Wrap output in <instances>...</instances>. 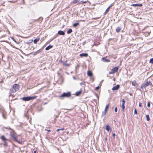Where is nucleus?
<instances>
[{"label":"nucleus","mask_w":153,"mask_h":153,"mask_svg":"<svg viewBox=\"0 0 153 153\" xmlns=\"http://www.w3.org/2000/svg\"><path fill=\"white\" fill-rule=\"evenodd\" d=\"M10 137L13 139L15 141L17 142L19 144H22V141H20L18 140V136H19V135H18L16 132L13 129H12L11 131H10Z\"/></svg>","instance_id":"obj_1"},{"label":"nucleus","mask_w":153,"mask_h":153,"mask_svg":"<svg viewBox=\"0 0 153 153\" xmlns=\"http://www.w3.org/2000/svg\"><path fill=\"white\" fill-rule=\"evenodd\" d=\"M19 85L17 84H14L12 88L10 90V94L15 92L19 90Z\"/></svg>","instance_id":"obj_2"},{"label":"nucleus","mask_w":153,"mask_h":153,"mask_svg":"<svg viewBox=\"0 0 153 153\" xmlns=\"http://www.w3.org/2000/svg\"><path fill=\"white\" fill-rule=\"evenodd\" d=\"M37 97V96H34L32 97H23L22 98V100L24 101H29L30 100H33L36 99Z\"/></svg>","instance_id":"obj_3"},{"label":"nucleus","mask_w":153,"mask_h":153,"mask_svg":"<svg viewBox=\"0 0 153 153\" xmlns=\"http://www.w3.org/2000/svg\"><path fill=\"white\" fill-rule=\"evenodd\" d=\"M8 2L11 3H17L18 4H23L25 3L24 0H12L8 1Z\"/></svg>","instance_id":"obj_4"},{"label":"nucleus","mask_w":153,"mask_h":153,"mask_svg":"<svg viewBox=\"0 0 153 153\" xmlns=\"http://www.w3.org/2000/svg\"><path fill=\"white\" fill-rule=\"evenodd\" d=\"M0 138L2 140L4 143L3 144L4 146L5 147H7L8 146V143L7 142V141L8 140L7 139L5 136L4 135H2L1 136Z\"/></svg>","instance_id":"obj_5"},{"label":"nucleus","mask_w":153,"mask_h":153,"mask_svg":"<svg viewBox=\"0 0 153 153\" xmlns=\"http://www.w3.org/2000/svg\"><path fill=\"white\" fill-rule=\"evenodd\" d=\"M71 95L70 92H68L67 93H64L61 95L59 96V97L62 98L63 97H71Z\"/></svg>","instance_id":"obj_6"},{"label":"nucleus","mask_w":153,"mask_h":153,"mask_svg":"<svg viewBox=\"0 0 153 153\" xmlns=\"http://www.w3.org/2000/svg\"><path fill=\"white\" fill-rule=\"evenodd\" d=\"M110 105V104L108 103V104L107 105H106L105 108V109L104 111H103L102 113V115L104 116L106 114L107 112L108 111V108H109V106Z\"/></svg>","instance_id":"obj_7"},{"label":"nucleus","mask_w":153,"mask_h":153,"mask_svg":"<svg viewBox=\"0 0 153 153\" xmlns=\"http://www.w3.org/2000/svg\"><path fill=\"white\" fill-rule=\"evenodd\" d=\"M119 68L118 67H117L113 68L109 72V74H113L117 72Z\"/></svg>","instance_id":"obj_8"},{"label":"nucleus","mask_w":153,"mask_h":153,"mask_svg":"<svg viewBox=\"0 0 153 153\" xmlns=\"http://www.w3.org/2000/svg\"><path fill=\"white\" fill-rule=\"evenodd\" d=\"M149 85V81H147L145 83H143L141 85L140 88H145Z\"/></svg>","instance_id":"obj_9"},{"label":"nucleus","mask_w":153,"mask_h":153,"mask_svg":"<svg viewBox=\"0 0 153 153\" xmlns=\"http://www.w3.org/2000/svg\"><path fill=\"white\" fill-rule=\"evenodd\" d=\"M122 103L121 106L122 108V111H124L125 109V104L126 102V101L124 99H122Z\"/></svg>","instance_id":"obj_10"},{"label":"nucleus","mask_w":153,"mask_h":153,"mask_svg":"<svg viewBox=\"0 0 153 153\" xmlns=\"http://www.w3.org/2000/svg\"><path fill=\"white\" fill-rule=\"evenodd\" d=\"M102 60L103 62H110V60L106 59L105 57H103L102 58Z\"/></svg>","instance_id":"obj_11"},{"label":"nucleus","mask_w":153,"mask_h":153,"mask_svg":"<svg viewBox=\"0 0 153 153\" xmlns=\"http://www.w3.org/2000/svg\"><path fill=\"white\" fill-rule=\"evenodd\" d=\"M120 87V85H117L114 86L112 88V90L113 91L119 89Z\"/></svg>","instance_id":"obj_12"},{"label":"nucleus","mask_w":153,"mask_h":153,"mask_svg":"<svg viewBox=\"0 0 153 153\" xmlns=\"http://www.w3.org/2000/svg\"><path fill=\"white\" fill-rule=\"evenodd\" d=\"M105 129L108 131H111V130L110 126L109 125H107L106 126Z\"/></svg>","instance_id":"obj_13"},{"label":"nucleus","mask_w":153,"mask_h":153,"mask_svg":"<svg viewBox=\"0 0 153 153\" xmlns=\"http://www.w3.org/2000/svg\"><path fill=\"white\" fill-rule=\"evenodd\" d=\"M2 114L3 117L5 119H6L7 113L5 111H3L2 112Z\"/></svg>","instance_id":"obj_14"},{"label":"nucleus","mask_w":153,"mask_h":153,"mask_svg":"<svg viewBox=\"0 0 153 153\" xmlns=\"http://www.w3.org/2000/svg\"><path fill=\"white\" fill-rule=\"evenodd\" d=\"M87 74L88 76L90 77H92L93 75V73L90 71H88L87 72Z\"/></svg>","instance_id":"obj_15"},{"label":"nucleus","mask_w":153,"mask_h":153,"mask_svg":"<svg viewBox=\"0 0 153 153\" xmlns=\"http://www.w3.org/2000/svg\"><path fill=\"white\" fill-rule=\"evenodd\" d=\"M88 56V54L87 53H82L79 55V56L81 57H86Z\"/></svg>","instance_id":"obj_16"},{"label":"nucleus","mask_w":153,"mask_h":153,"mask_svg":"<svg viewBox=\"0 0 153 153\" xmlns=\"http://www.w3.org/2000/svg\"><path fill=\"white\" fill-rule=\"evenodd\" d=\"M131 6H132L133 7H136V6H139V7H141L142 6V4H133L131 5Z\"/></svg>","instance_id":"obj_17"},{"label":"nucleus","mask_w":153,"mask_h":153,"mask_svg":"<svg viewBox=\"0 0 153 153\" xmlns=\"http://www.w3.org/2000/svg\"><path fill=\"white\" fill-rule=\"evenodd\" d=\"M58 33L60 35H64L65 33L62 31L59 30L58 32Z\"/></svg>","instance_id":"obj_18"},{"label":"nucleus","mask_w":153,"mask_h":153,"mask_svg":"<svg viewBox=\"0 0 153 153\" xmlns=\"http://www.w3.org/2000/svg\"><path fill=\"white\" fill-rule=\"evenodd\" d=\"M82 90H81L79 91L76 92V94H75L76 95V96H79L80 94H81V93L82 92Z\"/></svg>","instance_id":"obj_19"},{"label":"nucleus","mask_w":153,"mask_h":153,"mask_svg":"<svg viewBox=\"0 0 153 153\" xmlns=\"http://www.w3.org/2000/svg\"><path fill=\"white\" fill-rule=\"evenodd\" d=\"M132 85L133 86H135L137 85V84L135 80H134L132 82Z\"/></svg>","instance_id":"obj_20"},{"label":"nucleus","mask_w":153,"mask_h":153,"mask_svg":"<svg viewBox=\"0 0 153 153\" xmlns=\"http://www.w3.org/2000/svg\"><path fill=\"white\" fill-rule=\"evenodd\" d=\"M40 39V38H39L35 39L33 40L34 43L35 44H36L37 42H38L39 40Z\"/></svg>","instance_id":"obj_21"},{"label":"nucleus","mask_w":153,"mask_h":153,"mask_svg":"<svg viewBox=\"0 0 153 153\" xmlns=\"http://www.w3.org/2000/svg\"><path fill=\"white\" fill-rule=\"evenodd\" d=\"M121 28L119 27H117L116 29V31L117 33H119L120 32Z\"/></svg>","instance_id":"obj_22"},{"label":"nucleus","mask_w":153,"mask_h":153,"mask_svg":"<svg viewBox=\"0 0 153 153\" xmlns=\"http://www.w3.org/2000/svg\"><path fill=\"white\" fill-rule=\"evenodd\" d=\"M53 47L52 45H49L45 48V50H48Z\"/></svg>","instance_id":"obj_23"},{"label":"nucleus","mask_w":153,"mask_h":153,"mask_svg":"<svg viewBox=\"0 0 153 153\" xmlns=\"http://www.w3.org/2000/svg\"><path fill=\"white\" fill-rule=\"evenodd\" d=\"M79 25V23H75L73 25V26L74 27H76V26H77Z\"/></svg>","instance_id":"obj_24"},{"label":"nucleus","mask_w":153,"mask_h":153,"mask_svg":"<svg viewBox=\"0 0 153 153\" xmlns=\"http://www.w3.org/2000/svg\"><path fill=\"white\" fill-rule=\"evenodd\" d=\"M110 8H109L108 7L106 9V10L105 11L104 14L105 15L109 11Z\"/></svg>","instance_id":"obj_25"},{"label":"nucleus","mask_w":153,"mask_h":153,"mask_svg":"<svg viewBox=\"0 0 153 153\" xmlns=\"http://www.w3.org/2000/svg\"><path fill=\"white\" fill-rule=\"evenodd\" d=\"M4 128H5V129H7L8 130H10V131H11L12 129L9 126H7V127H3V129H4Z\"/></svg>","instance_id":"obj_26"},{"label":"nucleus","mask_w":153,"mask_h":153,"mask_svg":"<svg viewBox=\"0 0 153 153\" xmlns=\"http://www.w3.org/2000/svg\"><path fill=\"white\" fill-rule=\"evenodd\" d=\"M72 32V30L71 29H70L68 30L67 31V33L68 34H70Z\"/></svg>","instance_id":"obj_27"},{"label":"nucleus","mask_w":153,"mask_h":153,"mask_svg":"<svg viewBox=\"0 0 153 153\" xmlns=\"http://www.w3.org/2000/svg\"><path fill=\"white\" fill-rule=\"evenodd\" d=\"M146 118L147 120V121H149L150 120V118L149 117V115L148 114H147L146 116Z\"/></svg>","instance_id":"obj_28"},{"label":"nucleus","mask_w":153,"mask_h":153,"mask_svg":"<svg viewBox=\"0 0 153 153\" xmlns=\"http://www.w3.org/2000/svg\"><path fill=\"white\" fill-rule=\"evenodd\" d=\"M71 65L70 64L65 63L64 64V65L66 67H69Z\"/></svg>","instance_id":"obj_29"},{"label":"nucleus","mask_w":153,"mask_h":153,"mask_svg":"<svg viewBox=\"0 0 153 153\" xmlns=\"http://www.w3.org/2000/svg\"><path fill=\"white\" fill-rule=\"evenodd\" d=\"M64 130V128H62L58 129H57L56 130V131L57 132H58L60 130Z\"/></svg>","instance_id":"obj_30"},{"label":"nucleus","mask_w":153,"mask_h":153,"mask_svg":"<svg viewBox=\"0 0 153 153\" xmlns=\"http://www.w3.org/2000/svg\"><path fill=\"white\" fill-rule=\"evenodd\" d=\"M149 63L153 64V58H151L149 60Z\"/></svg>","instance_id":"obj_31"},{"label":"nucleus","mask_w":153,"mask_h":153,"mask_svg":"<svg viewBox=\"0 0 153 153\" xmlns=\"http://www.w3.org/2000/svg\"><path fill=\"white\" fill-rule=\"evenodd\" d=\"M58 134L59 135H58L59 136H62L63 135V134H64V133L62 132V133H60V132H59L58 133Z\"/></svg>","instance_id":"obj_32"},{"label":"nucleus","mask_w":153,"mask_h":153,"mask_svg":"<svg viewBox=\"0 0 153 153\" xmlns=\"http://www.w3.org/2000/svg\"><path fill=\"white\" fill-rule=\"evenodd\" d=\"M80 84L81 85H85V82H81V83H80Z\"/></svg>","instance_id":"obj_33"},{"label":"nucleus","mask_w":153,"mask_h":153,"mask_svg":"<svg viewBox=\"0 0 153 153\" xmlns=\"http://www.w3.org/2000/svg\"><path fill=\"white\" fill-rule=\"evenodd\" d=\"M78 2L77 0H74L73 1V3L74 4H76Z\"/></svg>","instance_id":"obj_34"},{"label":"nucleus","mask_w":153,"mask_h":153,"mask_svg":"<svg viewBox=\"0 0 153 153\" xmlns=\"http://www.w3.org/2000/svg\"><path fill=\"white\" fill-rule=\"evenodd\" d=\"M149 85H150L151 86H153V85L150 81H149Z\"/></svg>","instance_id":"obj_35"},{"label":"nucleus","mask_w":153,"mask_h":153,"mask_svg":"<svg viewBox=\"0 0 153 153\" xmlns=\"http://www.w3.org/2000/svg\"><path fill=\"white\" fill-rule=\"evenodd\" d=\"M114 3H112L108 7L110 8L112 6H114Z\"/></svg>","instance_id":"obj_36"},{"label":"nucleus","mask_w":153,"mask_h":153,"mask_svg":"<svg viewBox=\"0 0 153 153\" xmlns=\"http://www.w3.org/2000/svg\"><path fill=\"white\" fill-rule=\"evenodd\" d=\"M134 114H137V111L136 110V109H135L134 110Z\"/></svg>","instance_id":"obj_37"},{"label":"nucleus","mask_w":153,"mask_h":153,"mask_svg":"<svg viewBox=\"0 0 153 153\" xmlns=\"http://www.w3.org/2000/svg\"><path fill=\"white\" fill-rule=\"evenodd\" d=\"M63 109L64 110H68L69 111H71V110H72L73 109L70 108V109H67L64 108V109Z\"/></svg>","instance_id":"obj_38"},{"label":"nucleus","mask_w":153,"mask_h":153,"mask_svg":"<svg viewBox=\"0 0 153 153\" xmlns=\"http://www.w3.org/2000/svg\"><path fill=\"white\" fill-rule=\"evenodd\" d=\"M150 105V102H148L147 103V107H149Z\"/></svg>","instance_id":"obj_39"},{"label":"nucleus","mask_w":153,"mask_h":153,"mask_svg":"<svg viewBox=\"0 0 153 153\" xmlns=\"http://www.w3.org/2000/svg\"><path fill=\"white\" fill-rule=\"evenodd\" d=\"M117 107H116L115 108V109H114L115 112H117Z\"/></svg>","instance_id":"obj_40"},{"label":"nucleus","mask_w":153,"mask_h":153,"mask_svg":"<svg viewBox=\"0 0 153 153\" xmlns=\"http://www.w3.org/2000/svg\"><path fill=\"white\" fill-rule=\"evenodd\" d=\"M139 106L140 107H142V105L141 104L140 102L139 103Z\"/></svg>","instance_id":"obj_41"},{"label":"nucleus","mask_w":153,"mask_h":153,"mask_svg":"<svg viewBox=\"0 0 153 153\" xmlns=\"http://www.w3.org/2000/svg\"><path fill=\"white\" fill-rule=\"evenodd\" d=\"M45 130L46 131H47L48 132H50L51 131L50 130H48L47 129H45Z\"/></svg>","instance_id":"obj_42"},{"label":"nucleus","mask_w":153,"mask_h":153,"mask_svg":"<svg viewBox=\"0 0 153 153\" xmlns=\"http://www.w3.org/2000/svg\"><path fill=\"white\" fill-rule=\"evenodd\" d=\"M112 135H113V137H114V138H115L114 137L115 135V134L114 133H113L112 134Z\"/></svg>","instance_id":"obj_43"},{"label":"nucleus","mask_w":153,"mask_h":153,"mask_svg":"<svg viewBox=\"0 0 153 153\" xmlns=\"http://www.w3.org/2000/svg\"><path fill=\"white\" fill-rule=\"evenodd\" d=\"M99 86H98V87H97L96 88V89L97 90H98V89H99Z\"/></svg>","instance_id":"obj_44"},{"label":"nucleus","mask_w":153,"mask_h":153,"mask_svg":"<svg viewBox=\"0 0 153 153\" xmlns=\"http://www.w3.org/2000/svg\"><path fill=\"white\" fill-rule=\"evenodd\" d=\"M34 153H37L36 151H34Z\"/></svg>","instance_id":"obj_45"},{"label":"nucleus","mask_w":153,"mask_h":153,"mask_svg":"<svg viewBox=\"0 0 153 153\" xmlns=\"http://www.w3.org/2000/svg\"><path fill=\"white\" fill-rule=\"evenodd\" d=\"M4 3H3V4H2V5L3 6H4Z\"/></svg>","instance_id":"obj_46"},{"label":"nucleus","mask_w":153,"mask_h":153,"mask_svg":"<svg viewBox=\"0 0 153 153\" xmlns=\"http://www.w3.org/2000/svg\"><path fill=\"white\" fill-rule=\"evenodd\" d=\"M12 39L13 40V41H14L15 42V40L14 39V38H12Z\"/></svg>","instance_id":"obj_47"},{"label":"nucleus","mask_w":153,"mask_h":153,"mask_svg":"<svg viewBox=\"0 0 153 153\" xmlns=\"http://www.w3.org/2000/svg\"><path fill=\"white\" fill-rule=\"evenodd\" d=\"M68 133H69V131H68L67 132V134H68Z\"/></svg>","instance_id":"obj_48"},{"label":"nucleus","mask_w":153,"mask_h":153,"mask_svg":"<svg viewBox=\"0 0 153 153\" xmlns=\"http://www.w3.org/2000/svg\"><path fill=\"white\" fill-rule=\"evenodd\" d=\"M37 53L36 52H35V53H34V54H36Z\"/></svg>","instance_id":"obj_49"},{"label":"nucleus","mask_w":153,"mask_h":153,"mask_svg":"<svg viewBox=\"0 0 153 153\" xmlns=\"http://www.w3.org/2000/svg\"><path fill=\"white\" fill-rule=\"evenodd\" d=\"M31 42H32L33 41V40H31Z\"/></svg>","instance_id":"obj_50"}]
</instances>
